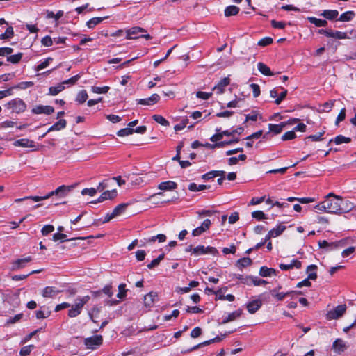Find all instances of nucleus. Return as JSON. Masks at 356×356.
Listing matches in <instances>:
<instances>
[{
  "label": "nucleus",
  "instance_id": "f257e3e1",
  "mask_svg": "<svg viewBox=\"0 0 356 356\" xmlns=\"http://www.w3.org/2000/svg\"><path fill=\"white\" fill-rule=\"evenodd\" d=\"M73 188H74V186L62 185V186L58 187L55 191H53L49 193L45 196H26V197H24V198L15 199V202H22L23 200H33L35 202H39V201L47 199L52 195H56L60 197H65L71 191V190Z\"/></svg>",
  "mask_w": 356,
  "mask_h": 356
},
{
  "label": "nucleus",
  "instance_id": "f03ea898",
  "mask_svg": "<svg viewBox=\"0 0 356 356\" xmlns=\"http://www.w3.org/2000/svg\"><path fill=\"white\" fill-rule=\"evenodd\" d=\"M327 213L340 215L339 196L330 193L325 199Z\"/></svg>",
  "mask_w": 356,
  "mask_h": 356
},
{
  "label": "nucleus",
  "instance_id": "7ed1b4c3",
  "mask_svg": "<svg viewBox=\"0 0 356 356\" xmlns=\"http://www.w3.org/2000/svg\"><path fill=\"white\" fill-rule=\"evenodd\" d=\"M5 107L10 109L12 113H20L26 109V103L20 98H15L5 104Z\"/></svg>",
  "mask_w": 356,
  "mask_h": 356
},
{
  "label": "nucleus",
  "instance_id": "20e7f679",
  "mask_svg": "<svg viewBox=\"0 0 356 356\" xmlns=\"http://www.w3.org/2000/svg\"><path fill=\"white\" fill-rule=\"evenodd\" d=\"M236 331V330H232V331H228V332H226L225 333L221 334L220 336H216L215 338L213 339H209V340H207V341H205L204 342H202L197 345H195L188 349H187L185 351H182V353H190L191 351H193V350H195L197 349H198L199 348H201V347H203V346H208V345H210L213 343H218V342H220L225 337H227L229 334L234 332Z\"/></svg>",
  "mask_w": 356,
  "mask_h": 356
},
{
  "label": "nucleus",
  "instance_id": "39448f33",
  "mask_svg": "<svg viewBox=\"0 0 356 356\" xmlns=\"http://www.w3.org/2000/svg\"><path fill=\"white\" fill-rule=\"evenodd\" d=\"M193 254L196 256L207 254L218 256L219 254V252L215 247L197 245L193 248Z\"/></svg>",
  "mask_w": 356,
  "mask_h": 356
},
{
  "label": "nucleus",
  "instance_id": "423d86ee",
  "mask_svg": "<svg viewBox=\"0 0 356 356\" xmlns=\"http://www.w3.org/2000/svg\"><path fill=\"white\" fill-rule=\"evenodd\" d=\"M346 305H339L334 307L332 310L329 311L326 314L328 320L337 319L341 317L346 311Z\"/></svg>",
  "mask_w": 356,
  "mask_h": 356
},
{
  "label": "nucleus",
  "instance_id": "0eeeda50",
  "mask_svg": "<svg viewBox=\"0 0 356 356\" xmlns=\"http://www.w3.org/2000/svg\"><path fill=\"white\" fill-rule=\"evenodd\" d=\"M103 343V337L102 335H94L86 338L84 340V344L88 348L96 349L97 347L101 346Z\"/></svg>",
  "mask_w": 356,
  "mask_h": 356
},
{
  "label": "nucleus",
  "instance_id": "6e6552de",
  "mask_svg": "<svg viewBox=\"0 0 356 356\" xmlns=\"http://www.w3.org/2000/svg\"><path fill=\"white\" fill-rule=\"evenodd\" d=\"M339 207L340 214L346 213L354 208V204L349 200L339 196Z\"/></svg>",
  "mask_w": 356,
  "mask_h": 356
},
{
  "label": "nucleus",
  "instance_id": "1a4fd4ad",
  "mask_svg": "<svg viewBox=\"0 0 356 356\" xmlns=\"http://www.w3.org/2000/svg\"><path fill=\"white\" fill-rule=\"evenodd\" d=\"M31 112L34 114H46L50 115L54 112V108L51 106L39 105L33 108Z\"/></svg>",
  "mask_w": 356,
  "mask_h": 356
},
{
  "label": "nucleus",
  "instance_id": "9d476101",
  "mask_svg": "<svg viewBox=\"0 0 356 356\" xmlns=\"http://www.w3.org/2000/svg\"><path fill=\"white\" fill-rule=\"evenodd\" d=\"M13 145L15 147H30L33 148V150H36V145L33 140H31L28 138H22L19 140H16L13 143Z\"/></svg>",
  "mask_w": 356,
  "mask_h": 356
},
{
  "label": "nucleus",
  "instance_id": "9b49d317",
  "mask_svg": "<svg viewBox=\"0 0 356 356\" xmlns=\"http://www.w3.org/2000/svg\"><path fill=\"white\" fill-rule=\"evenodd\" d=\"M146 31L140 27L134 26L126 31V38L127 39H137L140 38V35H138L140 33H145Z\"/></svg>",
  "mask_w": 356,
  "mask_h": 356
},
{
  "label": "nucleus",
  "instance_id": "f8f14e48",
  "mask_svg": "<svg viewBox=\"0 0 356 356\" xmlns=\"http://www.w3.org/2000/svg\"><path fill=\"white\" fill-rule=\"evenodd\" d=\"M211 225V222L209 219L204 220L202 223L201 226L197 227V228L193 230L192 235L193 236H197L201 235L203 232L209 229Z\"/></svg>",
  "mask_w": 356,
  "mask_h": 356
},
{
  "label": "nucleus",
  "instance_id": "ddd939ff",
  "mask_svg": "<svg viewBox=\"0 0 356 356\" xmlns=\"http://www.w3.org/2000/svg\"><path fill=\"white\" fill-rule=\"evenodd\" d=\"M332 349L335 353L340 354L346 350L347 346L343 339H337L333 342Z\"/></svg>",
  "mask_w": 356,
  "mask_h": 356
},
{
  "label": "nucleus",
  "instance_id": "4468645a",
  "mask_svg": "<svg viewBox=\"0 0 356 356\" xmlns=\"http://www.w3.org/2000/svg\"><path fill=\"white\" fill-rule=\"evenodd\" d=\"M262 305V302L261 300H254L248 302L246 304V308L249 313L254 314L257 311H258Z\"/></svg>",
  "mask_w": 356,
  "mask_h": 356
},
{
  "label": "nucleus",
  "instance_id": "2eb2a0df",
  "mask_svg": "<svg viewBox=\"0 0 356 356\" xmlns=\"http://www.w3.org/2000/svg\"><path fill=\"white\" fill-rule=\"evenodd\" d=\"M230 83V79L229 77H225L221 79L219 83L214 86L213 90H216L217 94L221 95L225 92V88Z\"/></svg>",
  "mask_w": 356,
  "mask_h": 356
},
{
  "label": "nucleus",
  "instance_id": "dca6fc26",
  "mask_svg": "<svg viewBox=\"0 0 356 356\" xmlns=\"http://www.w3.org/2000/svg\"><path fill=\"white\" fill-rule=\"evenodd\" d=\"M157 297V293L151 291L144 297V305L146 307L150 308L153 306L155 299Z\"/></svg>",
  "mask_w": 356,
  "mask_h": 356
},
{
  "label": "nucleus",
  "instance_id": "f3484780",
  "mask_svg": "<svg viewBox=\"0 0 356 356\" xmlns=\"http://www.w3.org/2000/svg\"><path fill=\"white\" fill-rule=\"evenodd\" d=\"M339 15V12L337 10H324L319 14L327 20L333 21L337 19Z\"/></svg>",
  "mask_w": 356,
  "mask_h": 356
},
{
  "label": "nucleus",
  "instance_id": "a211bd4d",
  "mask_svg": "<svg viewBox=\"0 0 356 356\" xmlns=\"http://www.w3.org/2000/svg\"><path fill=\"white\" fill-rule=\"evenodd\" d=\"M301 267H302V263L297 259L291 260V261L289 264H280V268L282 270H289L292 269L293 268L300 269Z\"/></svg>",
  "mask_w": 356,
  "mask_h": 356
},
{
  "label": "nucleus",
  "instance_id": "6ab92c4d",
  "mask_svg": "<svg viewBox=\"0 0 356 356\" xmlns=\"http://www.w3.org/2000/svg\"><path fill=\"white\" fill-rule=\"evenodd\" d=\"M177 184L172 181L161 182L158 185V188L161 191H172L177 188Z\"/></svg>",
  "mask_w": 356,
  "mask_h": 356
},
{
  "label": "nucleus",
  "instance_id": "aec40b11",
  "mask_svg": "<svg viewBox=\"0 0 356 356\" xmlns=\"http://www.w3.org/2000/svg\"><path fill=\"white\" fill-rule=\"evenodd\" d=\"M67 126V121L65 119H60L58 121H57L55 124H54L52 126H51L47 133H49L51 131H60L63 129H65Z\"/></svg>",
  "mask_w": 356,
  "mask_h": 356
},
{
  "label": "nucleus",
  "instance_id": "412c9836",
  "mask_svg": "<svg viewBox=\"0 0 356 356\" xmlns=\"http://www.w3.org/2000/svg\"><path fill=\"white\" fill-rule=\"evenodd\" d=\"M32 260L31 257L29 256L23 259H17L13 262V269H20L26 266V264L30 262Z\"/></svg>",
  "mask_w": 356,
  "mask_h": 356
},
{
  "label": "nucleus",
  "instance_id": "4be33fe9",
  "mask_svg": "<svg viewBox=\"0 0 356 356\" xmlns=\"http://www.w3.org/2000/svg\"><path fill=\"white\" fill-rule=\"evenodd\" d=\"M60 291L57 290L54 286H46L42 291V296L44 298H54L55 297Z\"/></svg>",
  "mask_w": 356,
  "mask_h": 356
},
{
  "label": "nucleus",
  "instance_id": "5701e85b",
  "mask_svg": "<svg viewBox=\"0 0 356 356\" xmlns=\"http://www.w3.org/2000/svg\"><path fill=\"white\" fill-rule=\"evenodd\" d=\"M259 274L260 276L264 277H270L272 275H277V270L273 268H268L267 266H261L259 269Z\"/></svg>",
  "mask_w": 356,
  "mask_h": 356
},
{
  "label": "nucleus",
  "instance_id": "b1692460",
  "mask_svg": "<svg viewBox=\"0 0 356 356\" xmlns=\"http://www.w3.org/2000/svg\"><path fill=\"white\" fill-rule=\"evenodd\" d=\"M242 309H238L227 315L222 321L221 322V324H225L230 321H234L236 318H239L242 314Z\"/></svg>",
  "mask_w": 356,
  "mask_h": 356
},
{
  "label": "nucleus",
  "instance_id": "393cba45",
  "mask_svg": "<svg viewBox=\"0 0 356 356\" xmlns=\"http://www.w3.org/2000/svg\"><path fill=\"white\" fill-rule=\"evenodd\" d=\"M83 309L81 305L76 302L74 305L72 306L71 309L68 311V316L74 318L79 316Z\"/></svg>",
  "mask_w": 356,
  "mask_h": 356
},
{
  "label": "nucleus",
  "instance_id": "a878e982",
  "mask_svg": "<svg viewBox=\"0 0 356 356\" xmlns=\"http://www.w3.org/2000/svg\"><path fill=\"white\" fill-rule=\"evenodd\" d=\"M86 238H83V237H79V238H76L75 239H85ZM74 238H67V236L66 234H63V233H60V232H57V233H55L53 234V236H52V240L54 241H57L58 240H60L62 242H65V241H72V240H74Z\"/></svg>",
  "mask_w": 356,
  "mask_h": 356
},
{
  "label": "nucleus",
  "instance_id": "bb28decb",
  "mask_svg": "<svg viewBox=\"0 0 356 356\" xmlns=\"http://www.w3.org/2000/svg\"><path fill=\"white\" fill-rule=\"evenodd\" d=\"M332 141H334L336 145H340L342 143H349L352 141V139L350 137H346L343 135H338L334 139H331L328 142L327 145H329Z\"/></svg>",
  "mask_w": 356,
  "mask_h": 356
},
{
  "label": "nucleus",
  "instance_id": "cd10ccee",
  "mask_svg": "<svg viewBox=\"0 0 356 356\" xmlns=\"http://www.w3.org/2000/svg\"><path fill=\"white\" fill-rule=\"evenodd\" d=\"M307 20L317 27H325L327 25L326 19H318L315 17H307Z\"/></svg>",
  "mask_w": 356,
  "mask_h": 356
},
{
  "label": "nucleus",
  "instance_id": "c85d7f7f",
  "mask_svg": "<svg viewBox=\"0 0 356 356\" xmlns=\"http://www.w3.org/2000/svg\"><path fill=\"white\" fill-rule=\"evenodd\" d=\"M286 126V122H281L280 124H268V129L270 132H273L275 134H279L282 131L284 127Z\"/></svg>",
  "mask_w": 356,
  "mask_h": 356
},
{
  "label": "nucleus",
  "instance_id": "c756f323",
  "mask_svg": "<svg viewBox=\"0 0 356 356\" xmlns=\"http://www.w3.org/2000/svg\"><path fill=\"white\" fill-rule=\"evenodd\" d=\"M270 293L273 297H274L277 301H282L286 297L290 296V293L289 291L286 293L283 292H277V289H274L270 291Z\"/></svg>",
  "mask_w": 356,
  "mask_h": 356
},
{
  "label": "nucleus",
  "instance_id": "7c9ffc66",
  "mask_svg": "<svg viewBox=\"0 0 356 356\" xmlns=\"http://www.w3.org/2000/svg\"><path fill=\"white\" fill-rule=\"evenodd\" d=\"M107 18H108V17H93L86 22V26L88 29H93L95 27V26L100 24L102 22H103L105 19H107Z\"/></svg>",
  "mask_w": 356,
  "mask_h": 356
},
{
  "label": "nucleus",
  "instance_id": "2f4dec72",
  "mask_svg": "<svg viewBox=\"0 0 356 356\" xmlns=\"http://www.w3.org/2000/svg\"><path fill=\"white\" fill-rule=\"evenodd\" d=\"M258 70L265 76H273L274 74L271 72L270 67L264 63L259 62L257 64Z\"/></svg>",
  "mask_w": 356,
  "mask_h": 356
},
{
  "label": "nucleus",
  "instance_id": "473e14b6",
  "mask_svg": "<svg viewBox=\"0 0 356 356\" xmlns=\"http://www.w3.org/2000/svg\"><path fill=\"white\" fill-rule=\"evenodd\" d=\"M252 264V260L250 257H243L238 259L236 262V266L240 269L250 266Z\"/></svg>",
  "mask_w": 356,
  "mask_h": 356
},
{
  "label": "nucleus",
  "instance_id": "72a5a7b5",
  "mask_svg": "<svg viewBox=\"0 0 356 356\" xmlns=\"http://www.w3.org/2000/svg\"><path fill=\"white\" fill-rule=\"evenodd\" d=\"M101 312V307L98 306H94L89 312H88V316L90 318V320L95 323H97V321L95 319L98 317V315L99 312Z\"/></svg>",
  "mask_w": 356,
  "mask_h": 356
},
{
  "label": "nucleus",
  "instance_id": "f704fd0d",
  "mask_svg": "<svg viewBox=\"0 0 356 356\" xmlns=\"http://www.w3.org/2000/svg\"><path fill=\"white\" fill-rule=\"evenodd\" d=\"M240 11V8L236 6H229L225 9V15L226 17L236 15Z\"/></svg>",
  "mask_w": 356,
  "mask_h": 356
},
{
  "label": "nucleus",
  "instance_id": "c9c22d12",
  "mask_svg": "<svg viewBox=\"0 0 356 356\" xmlns=\"http://www.w3.org/2000/svg\"><path fill=\"white\" fill-rule=\"evenodd\" d=\"M130 204V202L121 203L114 208L113 212L115 215V216H120V214L123 213L125 211L127 207Z\"/></svg>",
  "mask_w": 356,
  "mask_h": 356
},
{
  "label": "nucleus",
  "instance_id": "e433bc0d",
  "mask_svg": "<svg viewBox=\"0 0 356 356\" xmlns=\"http://www.w3.org/2000/svg\"><path fill=\"white\" fill-rule=\"evenodd\" d=\"M234 277L240 280L241 283L251 285V280H252V275H245L241 274H234Z\"/></svg>",
  "mask_w": 356,
  "mask_h": 356
},
{
  "label": "nucleus",
  "instance_id": "4c0bfd02",
  "mask_svg": "<svg viewBox=\"0 0 356 356\" xmlns=\"http://www.w3.org/2000/svg\"><path fill=\"white\" fill-rule=\"evenodd\" d=\"M355 15V14L353 11H346L339 16L338 20L341 22H350L353 19Z\"/></svg>",
  "mask_w": 356,
  "mask_h": 356
},
{
  "label": "nucleus",
  "instance_id": "58836bf2",
  "mask_svg": "<svg viewBox=\"0 0 356 356\" xmlns=\"http://www.w3.org/2000/svg\"><path fill=\"white\" fill-rule=\"evenodd\" d=\"M23 57V53L19 52L14 55H9L7 56V61L13 64H17L20 62Z\"/></svg>",
  "mask_w": 356,
  "mask_h": 356
},
{
  "label": "nucleus",
  "instance_id": "ea45409f",
  "mask_svg": "<svg viewBox=\"0 0 356 356\" xmlns=\"http://www.w3.org/2000/svg\"><path fill=\"white\" fill-rule=\"evenodd\" d=\"M14 36V30L13 26H8L3 33L0 34V40L10 39Z\"/></svg>",
  "mask_w": 356,
  "mask_h": 356
},
{
  "label": "nucleus",
  "instance_id": "a19ab883",
  "mask_svg": "<svg viewBox=\"0 0 356 356\" xmlns=\"http://www.w3.org/2000/svg\"><path fill=\"white\" fill-rule=\"evenodd\" d=\"M286 229V226L284 225H277L276 227L273 228L269 232H270V235L273 236L274 238L279 236L281 235L283 232Z\"/></svg>",
  "mask_w": 356,
  "mask_h": 356
},
{
  "label": "nucleus",
  "instance_id": "79ce46f5",
  "mask_svg": "<svg viewBox=\"0 0 356 356\" xmlns=\"http://www.w3.org/2000/svg\"><path fill=\"white\" fill-rule=\"evenodd\" d=\"M88 97V95L86 90H81L77 94L75 100L78 104H82L87 100Z\"/></svg>",
  "mask_w": 356,
  "mask_h": 356
},
{
  "label": "nucleus",
  "instance_id": "37998d69",
  "mask_svg": "<svg viewBox=\"0 0 356 356\" xmlns=\"http://www.w3.org/2000/svg\"><path fill=\"white\" fill-rule=\"evenodd\" d=\"M65 89V86L62 83L58 84L57 86H51L49 88V95L55 96Z\"/></svg>",
  "mask_w": 356,
  "mask_h": 356
},
{
  "label": "nucleus",
  "instance_id": "c03bdc74",
  "mask_svg": "<svg viewBox=\"0 0 356 356\" xmlns=\"http://www.w3.org/2000/svg\"><path fill=\"white\" fill-rule=\"evenodd\" d=\"M53 60L51 57L47 58L44 61L41 62L38 65L35 66L34 70L39 72L49 66V63Z\"/></svg>",
  "mask_w": 356,
  "mask_h": 356
},
{
  "label": "nucleus",
  "instance_id": "a18cd8bd",
  "mask_svg": "<svg viewBox=\"0 0 356 356\" xmlns=\"http://www.w3.org/2000/svg\"><path fill=\"white\" fill-rule=\"evenodd\" d=\"M109 90L110 87L107 86L103 87L93 86L91 87V91L97 94H106L108 92Z\"/></svg>",
  "mask_w": 356,
  "mask_h": 356
},
{
  "label": "nucleus",
  "instance_id": "49530a36",
  "mask_svg": "<svg viewBox=\"0 0 356 356\" xmlns=\"http://www.w3.org/2000/svg\"><path fill=\"white\" fill-rule=\"evenodd\" d=\"M244 131L243 127H238L236 129H232V131L229 130H225L222 131V134H225L226 136H232L235 134H238V135H241Z\"/></svg>",
  "mask_w": 356,
  "mask_h": 356
},
{
  "label": "nucleus",
  "instance_id": "de8ad7c7",
  "mask_svg": "<svg viewBox=\"0 0 356 356\" xmlns=\"http://www.w3.org/2000/svg\"><path fill=\"white\" fill-rule=\"evenodd\" d=\"M103 197H105L106 200H113L118 195V191L116 189H113L111 191H106L101 194Z\"/></svg>",
  "mask_w": 356,
  "mask_h": 356
},
{
  "label": "nucleus",
  "instance_id": "09e8293b",
  "mask_svg": "<svg viewBox=\"0 0 356 356\" xmlns=\"http://www.w3.org/2000/svg\"><path fill=\"white\" fill-rule=\"evenodd\" d=\"M239 140H240L238 138H233L229 140H225V141H221V142L214 143V146H218V148H222L226 145H229L233 143H236L239 142Z\"/></svg>",
  "mask_w": 356,
  "mask_h": 356
},
{
  "label": "nucleus",
  "instance_id": "8fccbe9b",
  "mask_svg": "<svg viewBox=\"0 0 356 356\" xmlns=\"http://www.w3.org/2000/svg\"><path fill=\"white\" fill-rule=\"evenodd\" d=\"M220 129H221L220 128H217L216 129V134L213 135L210 138V140L211 142H213V143H216L220 142V140L221 139H222V138L225 136V134H222V131H220Z\"/></svg>",
  "mask_w": 356,
  "mask_h": 356
},
{
  "label": "nucleus",
  "instance_id": "3c124183",
  "mask_svg": "<svg viewBox=\"0 0 356 356\" xmlns=\"http://www.w3.org/2000/svg\"><path fill=\"white\" fill-rule=\"evenodd\" d=\"M346 245V241L344 239L340 240L339 241L331 242L328 245V250H333L337 249L339 247H343Z\"/></svg>",
  "mask_w": 356,
  "mask_h": 356
},
{
  "label": "nucleus",
  "instance_id": "603ef678",
  "mask_svg": "<svg viewBox=\"0 0 356 356\" xmlns=\"http://www.w3.org/2000/svg\"><path fill=\"white\" fill-rule=\"evenodd\" d=\"M34 83L33 81H22L14 86L13 88L15 89L25 90L28 88L32 87Z\"/></svg>",
  "mask_w": 356,
  "mask_h": 356
},
{
  "label": "nucleus",
  "instance_id": "864d4df0",
  "mask_svg": "<svg viewBox=\"0 0 356 356\" xmlns=\"http://www.w3.org/2000/svg\"><path fill=\"white\" fill-rule=\"evenodd\" d=\"M152 118L154 121H156L157 123L163 125V126H169L170 123L169 122L165 120L162 115H154L152 116Z\"/></svg>",
  "mask_w": 356,
  "mask_h": 356
},
{
  "label": "nucleus",
  "instance_id": "5fc2aeb1",
  "mask_svg": "<svg viewBox=\"0 0 356 356\" xmlns=\"http://www.w3.org/2000/svg\"><path fill=\"white\" fill-rule=\"evenodd\" d=\"M259 115V111L256 110L252 111V112L249 114L245 115V119L244 123L247 122L248 120L257 121L258 119V116Z\"/></svg>",
  "mask_w": 356,
  "mask_h": 356
},
{
  "label": "nucleus",
  "instance_id": "6e6d98bb",
  "mask_svg": "<svg viewBox=\"0 0 356 356\" xmlns=\"http://www.w3.org/2000/svg\"><path fill=\"white\" fill-rule=\"evenodd\" d=\"M118 293L117 294V297L120 299H124L127 296V289L125 284H120L118 286Z\"/></svg>",
  "mask_w": 356,
  "mask_h": 356
},
{
  "label": "nucleus",
  "instance_id": "4d7b16f0",
  "mask_svg": "<svg viewBox=\"0 0 356 356\" xmlns=\"http://www.w3.org/2000/svg\"><path fill=\"white\" fill-rule=\"evenodd\" d=\"M34 348H35L34 345H29V346H24L20 349L19 355L21 356H27L31 353V352Z\"/></svg>",
  "mask_w": 356,
  "mask_h": 356
},
{
  "label": "nucleus",
  "instance_id": "13d9d810",
  "mask_svg": "<svg viewBox=\"0 0 356 356\" xmlns=\"http://www.w3.org/2000/svg\"><path fill=\"white\" fill-rule=\"evenodd\" d=\"M81 78V74H76L74 76H72L71 78L63 81L61 83L63 86L65 84L66 85H74L76 83V82L79 81V79Z\"/></svg>",
  "mask_w": 356,
  "mask_h": 356
},
{
  "label": "nucleus",
  "instance_id": "bf43d9fd",
  "mask_svg": "<svg viewBox=\"0 0 356 356\" xmlns=\"http://www.w3.org/2000/svg\"><path fill=\"white\" fill-rule=\"evenodd\" d=\"M132 134H134V129L129 127L122 129L117 132V135L120 137H124Z\"/></svg>",
  "mask_w": 356,
  "mask_h": 356
},
{
  "label": "nucleus",
  "instance_id": "052dcab7",
  "mask_svg": "<svg viewBox=\"0 0 356 356\" xmlns=\"http://www.w3.org/2000/svg\"><path fill=\"white\" fill-rule=\"evenodd\" d=\"M51 314V312L47 310L45 312L44 310H38L35 312V316L38 319H44L48 318Z\"/></svg>",
  "mask_w": 356,
  "mask_h": 356
},
{
  "label": "nucleus",
  "instance_id": "680f3d73",
  "mask_svg": "<svg viewBox=\"0 0 356 356\" xmlns=\"http://www.w3.org/2000/svg\"><path fill=\"white\" fill-rule=\"evenodd\" d=\"M268 283V281L263 279H260L255 276H252V280H251V285L253 284L254 286L265 285Z\"/></svg>",
  "mask_w": 356,
  "mask_h": 356
},
{
  "label": "nucleus",
  "instance_id": "e2e57ef3",
  "mask_svg": "<svg viewBox=\"0 0 356 356\" xmlns=\"http://www.w3.org/2000/svg\"><path fill=\"white\" fill-rule=\"evenodd\" d=\"M252 218L261 220L264 219H267L266 214L262 211H255L252 213Z\"/></svg>",
  "mask_w": 356,
  "mask_h": 356
},
{
  "label": "nucleus",
  "instance_id": "0e129e2a",
  "mask_svg": "<svg viewBox=\"0 0 356 356\" xmlns=\"http://www.w3.org/2000/svg\"><path fill=\"white\" fill-rule=\"evenodd\" d=\"M282 90V92L279 95L278 97L275 99V104L277 105H279L281 104L282 100L286 97L288 91L287 90L284 89V88H281Z\"/></svg>",
  "mask_w": 356,
  "mask_h": 356
},
{
  "label": "nucleus",
  "instance_id": "69168bd1",
  "mask_svg": "<svg viewBox=\"0 0 356 356\" xmlns=\"http://www.w3.org/2000/svg\"><path fill=\"white\" fill-rule=\"evenodd\" d=\"M273 38L270 37H265L258 42V45L261 47H266L273 43Z\"/></svg>",
  "mask_w": 356,
  "mask_h": 356
},
{
  "label": "nucleus",
  "instance_id": "338daca9",
  "mask_svg": "<svg viewBox=\"0 0 356 356\" xmlns=\"http://www.w3.org/2000/svg\"><path fill=\"white\" fill-rule=\"evenodd\" d=\"M296 138V134L293 130L286 132L282 136V140H293Z\"/></svg>",
  "mask_w": 356,
  "mask_h": 356
},
{
  "label": "nucleus",
  "instance_id": "774afa93",
  "mask_svg": "<svg viewBox=\"0 0 356 356\" xmlns=\"http://www.w3.org/2000/svg\"><path fill=\"white\" fill-rule=\"evenodd\" d=\"M54 227L52 225H46L42 228L41 233L43 236H47L49 234L54 232Z\"/></svg>",
  "mask_w": 356,
  "mask_h": 356
}]
</instances>
